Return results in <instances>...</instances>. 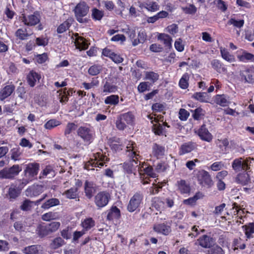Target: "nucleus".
<instances>
[{"label": "nucleus", "instance_id": "1", "mask_svg": "<svg viewBox=\"0 0 254 254\" xmlns=\"http://www.w3.org/2000/svg\"><path fill=\"white\" fill-rule=\"evenodd\" d=\"M23 171L24 176L20 181L21 182L19 187L23 188L25 186L37 179V175L40 170V164L36 162L29 163L25 165Z\"/></svg>", "mask_w": 254, "mask_h": 254}, {"label": "nucleus", "instance_id": "2", "mask_svg": "<svg viewBox=\"0 0 254 254\" xmlns=\"http://www.w3.org/2000/svg\"><path fill=\"white\" fill-rule=\"evenodd\" d=\"M89 7L85 1L78 3L73 10L76 20L80 23H86L88 19L84 18L89 12Z\"/></svg>", "mask_w": 254, "mask_h": 254}, {"label": "nucleus", "instance_id": "3", "mask_svg": "<svg viewBox=\"0 0 254 254\" xmlns=\"http://www.w3.org/2000/svg\"><path fill=\"white\" fill-rule=\"evenodd\" d=\"M77 134L84 142L88 144L91 143L95 137V131L90 125L79 127Z\"/></svg>", "mask_w": 254, "mask_h": 254}, {"label": "nucleus", "instance_id": "4", "mask_svg": "<svg viewBox=\"0 0 254 254\" xmlns=\"http://www.w3.org/2000/svg\"><path fill=\"white\" fill-rule=\"evenodd\" d=\"M198 184L202 187L210 189L214 185V182L209 173L204 170H200L195 174Z\"/></svg>", "mask_w": 254, "mask_h": 254}, {"label": "nucleus", "instance_id": "5", "mask_svg": "<svg viewBox=\"0 0 254 254\" xmlns=\"http://www.w3.org/2000/svg\"><path fill=\"white\" fill-rule=\"evenodd\" d=\"M111 194L107 190L99 191L94 195L93 201L98 209H101L107 206L111 200Z\"/></svg>", "mask_w": 254, "mask_h": 254}, {"label": "nucleus", "instance_id": "6", "mask_svg": "<svg viewBox=\"0 0 254 254\" xmlns=\"http://www.w3.org/2000/svg\"><path fill=\"white\" fill-rule=\"evenodd\" d=\"M144 195L140 191L136 192L130 198L127 205V210L129 212H133L138 209L140 205L143 203Z\"/></svg>", "mask_w": 254, "mask_h": 254}, {"label": "nucleus", "instance_id": "7", "mask_svg": "<svg viewBox=\"0 0 254 254\" xmlns=\"http://www.w3.org/2000/svg\"><path fill=\"white\" fill-rule=\"evenodd\" d=\"M126 155L128 158V161L138 163L141 156L134 142L129 141L126 147Z\"/></svg>", "mask_w": 254, "mask_h": 254}, {"label": "nucleus", "instance_id": "8", "mask_svg": "<svg viewBox=\"0 0 254 254\" xmlns=\"http://www.w3.org/2000/svg\"><path fill=\"white\" fill-rule=\"evenodd\" d=\"M22 171L19 165H13L9 168H4L0 171V179H13Z\"/></svg>", "mask_w": 254, "mask_h": 254}, {"label": "nucleus", "instance_id": "9", "mask_svg": "<svg viewBox=\"0 0 254 254\" xmlns=\"http://www.w3.org/2000/svg\"><path fill=\"white\" fill-rule=\"evenodd\" d=\"M21 17V21L24 23V25L32 26H35L38 24L40 21V14L39 11H35L32 14L26 16L24 14H22Z\"/></svg>", "mask_w": 254, "mask_h": 254}, {"label": "nucleus", "instance_id": "10", "mask_svg": "<svg viewBox=\"0 0 254 254\" xmlns=\"http://www.w3.org/2000/svg\"><path fill=\"white\" fill-rule=\"evenodd\" d=\"M240 75L242 81L253 84L254 83V67H245L240 71Z\"/></svg>", "mask_w": 254, "mask_h": 254}, {"label": "nucleus", "instance_id": "11", "mask_svg": "<svg viewBox=\"0 0 254 254\" xmlns=\"http://www.w3.org/2000/svg\"><path fill=\"white\" fill-rule=\"evenodd\" d=\"M153 230L157 234H162L164 236H168L172 232L171 225H168L167 222L154 224Z\"/></svg>", "mask_w": 254, "mask_h": 254}, {"label": "nucleus", "instance_id": "12", "mask_svg": "<svg viewBox=\"0 0 254 254\" xmlns=\"http://www.w3.org/2000/svg\"><path fill=\"white\" fill-rule=\"evenodd\" d=\"M195 132L202 141L210 142L212 140L213 135L204 124H202Z\"/></svg>", "mask_w": 254, "mask_h": 254}, {"label": "nucleus", "instance_id": "13", "mask_svg": "<svg viewBox=\"0 0 254 254\" xmlns=\"http://www.w3.org/2000/svg\"><path fill=\"white\" fill-rule=\"evenodd\" d=\"M97 190V185L93 181L86 180L84 184V191L85 196L91 199Z\"/></svg>", "mask_w": 254, "mask_h": 254}, {"label": "nucleus", "instance_id": "14", "mask_svg": "<svg viewBox=\"0 0 254 254\" xmlns=\"http://www.w3.org/2000/svg\"><path fill=\"white\" fill-rule=\"evenodd\" d=\"M197 147V144L196 142L193 141H189L183 143L179 151L180 155H183L189 153L196 149Z\"/></svg>", "mask_w": 254, "mask_h": 254}, {"label": "nucleus", "instance_id": "15", "mask_svg": "<svg viewBox=\"0 0 254 254\" xmlns=\"http://www.w3.org/2000/svg\"><path fill=\"white\" fill-rule=\"evenodd\" d=\"M235 182L242 186H247L251 183L250 174L248 172L239 173L235 178Z\"/></svg>", "mask_w": 254, "mask_h": 254}, {"label": "nucleus", "instance_id": "16", "mask_svg": "<svg viewBox=\"0 0 254 254\" xmlns=\"http://www.w3.org/2000/svg\"><path fill=\"white\" fill-rule=\"evenodd\" d=\"M75 37L74 44L77 49L79 51L85 50L88 49L90 43H88L87 40L83 37L79 36L78 33L73 34Z\"/></svg>", "mask_w": 254, "mask_h": 254}, {"label": "nucleus", "instance_id": "17", "mask_svg": "<svg viewBox=\"0 0 254 254\" xmlns=\"http://www.w3.org/2000/svg\"><path fill=\"white\" fill-rule=\"evenodd\" d=\"M41 78V74L34 70H30L26 76L27 82L31 87H34L36 82L39 81Z\"/></svg>", "mask_w": 254, "mask_h": 254}, {"label": "nucleus", "instance_id": "18", "mask_svg": "<svg viewBox=\"0 0 254 254\" xmlns=\"http://www.w3.org/2000/svg\"><path fill=\"white\" fill-rule=\"evenodd\" d=\"M43 191V187L41 185H33L29 187L25 190V194L28 197L37 196Z\"/></svg>", "mask_w": 254, "mask_h": 254}, {"label": "nucleus", "instance_id": "19", "mask_svg": "<svg viewBox=\"0 0 254 254\" xmlns=\"http://www.w3.org/2000/svg\"><path fill=\"white\" fill-rule=\"evenodd\" d=\"M237 58L239 61L243 63L254 62V55L244 50L238 51Z\"/></svg>", "mask_w": 254, "mask_h": 254}, {"label": "nucleus", "instance_id": "20", "mask_svg": "<svg viewBox=\"0 0 254 254\" xmlns=\"http://www.w3.org/2000/svg\"><path fill=\"white\" fill-rule=\"evenodd\" d=\"M177 190L181 194H189L190 192V186L189 183L185 180L181 179L178 181L176 183Z\"/></svg>", "mask_w": 254, "mask_h": 254}, {"label": "nucleus", "instance_id": "21", "mask_svg": "<svg viewBox=\"0 0 254 254\" xmlns=\"http://www.w3.org/2000/svg\"><path fill=\"white\" fill-rule=\"evenodd\" d=\"M200 246L203 248H210L214 243L213 238L206 235H203L197 240Z\"/></svg>", "mask_w": 254, "mask_h": 254}, {"label": "nucleus", "instance_id": "22", "mask_svg": "<svg viewBox=\"0 0 254 254\" xmlns=\"http://www.w3.org/2000/svg\"><path fill=\"white\" fill-rule=\"evenodd\" d=\"M139 167L138 163L136 162H132L131 161H126L123 164V169L124 172L128 175L133 173L135 174L136 168Z\"/></svg>", "mask_w": 254, "mask_h": 254}, {"label": "nucleus", "instance_id": "23", "mask_svg": "<svg viewBox=\"0 0 254 254\" xmlns=\"http://www.w3.org/2000/svg\"><path fill=\"white\" fill-rule=\"evenodd\" d=\"M15 87L13 84L5 86L0 91V100L3 101L9 96L14 91Z\"/></svg>", "mask_w": 254, "mask_h": 254}, {"label": "nucleus", "instance_id": "24", "mask_svg": "<svg viewBox=\"0 0 254 254\" xmlns=\"http://www.w3.org/2000/svg\"><path fill=\"white\" fill-rule=\"evenodd\" d=\"M151 206L157 211L165 210V201L164 197L155 196L151 199Z\"/></svg>", "mask_w": 254, "mask_h": 254}, {"label": "nucleus", "instance_id": "25", "mask_svg": "<svg viewBox=\"0 0 254 254\" xmlns=\"http://www.w3.org/2000/svg\"><path fill=\"white\" fill-rule=\"evenodd\" d=\"M211 65L213 69L219 73H226L227 72L226 65L218 60H212Z\"/></svg>", "mask_w": 254, "mask_h": 254}, {"label": "nucleus", "instance_id": "26", "mask_svg": "<svg viewBox=\"0 0 254 254\" xmlns=\"http://www.w3.org/2000/svg\"><path fill=\"white\" fill-rule=\"evenodd\" d=\"M107 212V220H117L121 217V211L116 206H112Z\"/></svg>", "mask_w": 254, "mask_h": 254}, {"label": "nucleus", "instance_id": "27", "mask_svg": "<svg viewBox=\"0 0 254 254\" xmlns=\"http://www.w3.org/2000/svg\"><path fill=\"white\" fill-rule=\"evenodd\" d=\"M165 148L164 146L154 143L152 147V156L157 159L162 158L165 154Z\"/></svg>", "mask_w": 254, "mask_h": 254}, {"label": "nucleus", "instance_id": "28", "mask_svg": "<svg viewBox=\"0 0 254 254\" xmlns=\"http://www.w3.org/2000/svg\"><path fill=\"white\" fill-rule=\"evenodd\" d=\"M109 144L113 151L119 152L123 149V144L119 138L113 137L109 140Z\"/></svg>", "mask_w": 254, "mask_h": 254}, {"label": "nucleus", "instance_id": "29", "mask_svg": "<svg viewBox=\"0 0 254 254\" xmlns=\"http://www.w3.org/2000/svg\"><path fill=\"white\" fill-rule=\"evenodd\" d=\"M146 165L145 162L140 163L139 162V167L138 169L139 171H141V168H143V171L144 173L147 175L150 178H155L158 177L157 174L156 173L155 171L154 170L153 167L148 165L147 167L144 168V166Z\"/></svg>", "mask_w": 254, "mask_h": 254}, {"label": "nucleus", "instance_id": "30", "mask_svg": "<svg viewBox=\"0 0 254 254\" xmlns=\"http://www.w3.org/2000/svg\"><path fill=\"white\" fill-rule=\"evenodd\" d=\"M118 90L117 86L113 83L106 81L102 88V92L105 95L114 93Z\"/></svg>", "mask_w": 254, "mask_h": 254}, {"label": "nucleus", "instance_id": "31", "mask_svg": "<svg viewBox=\"0 0 254 254\" xmlns=\"http://www.w3.org/2000/svg\"><path fill=\"white\" fill-rule=\"evenodd\" d=\"M121 117V119L123 120L128 125H132L134 123L135 116L131 111L121 114L119 115Z\"/></svg>", "mask_w": 254, "mask_h": 254}, {"label": "nucleus", "instance_id": "32", "mask_svg": "<svg viewBox=\"0 0 254 254\" xmlns=\"http://www.w3.org/2000/svg\"><path fill=\"white\" fill-rule=\"evenodd\" d=\"M72 20L67 19L62 23L59 25L57 28V32L58 34H62L69 29L71 26Z\"/></svg>", "mask_w": 254, "mask_h": 254}, {"label": "nucleus", "instance_id": "33", "mask_svg": "<svg viewBox=\"0 0 254 254\" xmlns=\"http://www.w3.org/2000/svg\"><path fill=\"white\" fill-rule=\"evenodd\" d=\"M60 201L59 199L56 198H52L47 200L41 205V208L46 210L51 207L60 205Z\"/></svg>", "mask_w": 254, "mask_h": 254}, {"label": "nucleus", "instance_id": "34", "mask_svg": "<svg viewBox=\"0 0 254 254\" xmlns=\"http://www.w3.org/2000/svg\"><path fill=\"white\" fill-rule=\"evenodd\" d=\"M192 98L201 103L209 102V96L205 92H195Z\"/></svg>", "mask_w": 254, "mask_h": 254}, {"label": "nucleus", "instance_id": "35", "mask_svg": "<svg viewBox=\"0 0 254 254\" xmlns=\"http://www.w3.org/2000/svg\"><path fill=\"white\" fill-rule=\"evenodd\" d=\"M78 191L77 188L71 187L64 191L63 193V195H65L68 199H76L78 197Z\"/></svg>", "mask_w": 254, "mask_h": 254}, {"label": "nucleus", "instance_id": "36", "mask_svg": "<svg viewBox=\"0 0 254 254\" xmlns=\"http://www.w3.org/2000/svg\"><path fill=\"white\" fill-rule=\"evenodd\" d=\"M158 39L161 41L165 47L169 48L172 47V39L170 35L164 33H161L158 36Z\"/></svg>", "mask_w": 254, "mask_h": 254}, {"label": "nucleus", "instance_id": "37", "mask_svg": "<svg viewBox=\"0 0 254 254\" xmlns=\"http://www.w3.org/2000/svg\"><path fill=\"white\" fill-rule=\"evenodd\" d=\"M202 194L199 191L197 192L193 196L190 197L188 199H184L183 203L184 204L193 206L196 204V201L202 197Z\"/></svg>", "mask_w": 254, "mask_h": 254}, {"label": "nucleus", "instance_id": "38", "mask_svg": "<svg viewBox=\"0 0 254 254\" xmlns=\"http://www.w3.org/2000/svg\"><path fill=\"white\" fill-rule=\"evenodd\" d=\"M36 231L37 234L41 238L50 234L47 225L39 224Z\"/></svg>", "mask_w": 254, "mask_h": 254}, {"label": "nucleus", "instance_id": "39", "mask_svg": "<svg viewBox=\"0 0 254 254\" xmlns=\"http://www.w3.org/2000/svg\"><path fill=\"white\" fill-rule=\"evenodd\" d=\"M103 166V163L95 162L93 159H90L84 165V169L87 170H94V167L101 168Z\"/></svg>", "mask_w": 254, "mask_h": 254}, {"label": "nucleus", "instance_id": "40", "mask_svg": "<svg viewBox=\"0 0 254 254\" xmlns=\"http://www.w3.org/2000/svg\"><path fill=\"white\" fill-rule=\"evenodd\" d=\"M81 225L83 228V230L85 232L95 226V221L91 217L87 218L81 222Z\"/></svg>", "mask_w": 254, "mask_h": 254}, {"label": "nucleus", "instance_id": "41", "mask_svg": "<svg viewBox=\"0 0 254 254\" xmlns=\"http://www.w3.org/2000/svg\"><path fill=\"white\" fill-rule=\"evenodd\" d=\"M214 101L216 104L221 107H226L229 104V102L224 94L216 95L215 96Z\"/></svg>", "mask_w": 254, "mask_h": 254}, {"label": "nucleus", "instance_id": "42", "mask_svg": "<svg viewBox=\"0 0 254 254\" xmlns=\"http://www.w3.org/2000/svg\"><path fill=\"white\" fill-rule=\"evenodd\" d=\"M243 228L244 229L245 235L248 239L254 237L253 234L254 233V223H249L244 225Z\"/></svg>", "mask_w": 254, "mask_h": 254}, {"label": "nucleus", "instance_id": "43", "mask_svg": "<svg viewBox=\"0 0 254 254\" xmlns=\"http://www.w3.org/2000/svg\"><path fill=\"white\" fill-rule=\"evenodd\" d=\"M192 113V117L194 120L198 121L202 118L205 115V111L203 110L200 107L196 108L195 110H190Z\"/></svg>", "mask_w": 254, "mask_h": 254}, {"label": "nucleus", "instance_id": "44", "mask_svg": "<svg viewBox=\"0 0 254 254\" xmlns=\"http://www.w3.org/2000/svg\"><path fill=\"white\" fill-rule=\"evenodd\" d=\"M189 79L190 76L188 73H185L183 74L179 82V85L180 87L183 89H186L188 88L189 85Z\"/></svg>", "mask_w": 254, "mask_h": 254}, {"label": "nucleus", "instance_id": "45", "mask_svg": "<svg viewBox=\"0 0 254 254\" xmlns=\"http://www.w3.org/2000/svg\"><path fill=\"white\" fill-rule=\"evenodd\" d=\"M105 104L116 106L119 103L118 95L113 94L107 96L104 101Z\"/></svg>", "mask_w": 254, "mask_h": 254}, {"label": "nucleus", "instance_id": "46", "mask_svg": "<svg viewBox=\"0 0 254 254\" xmlns=\"http://www.w3.org/2000/svg\"><path fill=\"white\" fill-rule=\"evenodd\" d=\"M15 35L16 37L21 40H26L30 36V34L27 33L26 28L18 29L16 31Z\"/></svg>", "mask_w": 254, "mask_h": 254}, {"label": "nucleus", "instance_id": "47", "mask_svg": "<svg viewBox=\"0 0 254 254\" xmlns=\"http://www.w3.org/2000/svg\"><path fill=\"white\" fill-rule=\"evenodd\" d=\"M220 53L223 59L229 62H234L235 61L234 56L230 54V53L225 48H220Z\"/></svg>", "mask_w": 254, "mask_h": 254}, {"label": "nucleus", "instance_id": "48", "mask_svg": "<svg viewBox=\"0 0 254 254\" xmlns=\"http://www.w3.org/2000/svg\"><path fill=\"white\" fill-rule=\"evenodd\" d=\"M102 70V67L100 64H94L89 67L88 73L91 76H96L100 73Z\"/></svg>", "mask_w": 254, "mask_h": 254}, {"label": "nucleus", "instance_id": "49", "mask_svg": "<svg viewBox=\"0 0 254 254\" xmlns=\"http://www.w3.org/2000/svg\"><path fill=\"white\" fill-rule=\"evenodd\" d=\"M41 246L39 245H32L25 247L23 252L25 254H39V249Z\"/></svg>", "mask_w": 254, "mask_h": 254}, {"label": "nucleus", "instance_id": "50", "mask_svg": "<svg viewBox=\"0 0 254 254\" xmlns=\"http://www.w3.org/2000/svg\"><path fill=\"white\" fill-rule=\"evenodd\" d=\"M145 75V79L150 81L152 83L156 82L159 78V74L154 71H146Z\"/></svg>", "mask_w": 254, "mask_h": 254}, {"label": "nucleus", "instance_id": "51", "mask_svg": "<svg viewBox=\"0 0 254 254\" xmlns=\"http://www.w3.org/2000/svg\"><path fill=\"white\" fill-rule=\"evenodd\" d=\"M65 244V242L61 237L55 238L50 244L51 247L53 249H57Z\"/></svg>", "mask_w": 254, "mask_h": 254}, {"label": "nucleus", "instance_id": "52", "mask_svg": "<svg viewBox=\"0 0 254 254\" xmlns=\"http://www.w3.org/2000/svg\"><path fill=\"white\" fill-rule=\"evenodd\" d=\"M104 15V11L100 10L97 8H93L92 9L91 16L92 19L95 20H101Z\"/></svg>", "mask_w": 254, "mask_h": 254}, {"label": "nucleus", "instance_id": "53", "mask_svg": "<svg viewBox=\"0 0 254 254\" xmlns=\"http://www.w3.org/2000/svg\"><path fill=\"white\" fill-rule=\"evenodd\" d=\"M11 159L14 161L21 159V152L19 147L13 148L10 150Z\"/></svg>", "mask_w": 254, "mask_h": 254}, {"label": "nucleus", "instance_id": "54", "mask_svg": "<svg viewBox=\"0 0 254 254\" xmlns=\"http://www.w3.org/2000/svg\"><path fill=\"white\" fill-rule=\"evenodd\" d=\"M41 218L44 221H50L52 220L58 219L59 217L57 212L49 211L43 214Z\"/></svg>", "mask_w": 254, "mask_h": 254}, {"label": "nucleus", "instance_id": "55", "mask_svg": "<svg viewBox=\"0 0 254 254\" xmlns=\"http://www.w3.org/2000/svg\"><path fill=\"white\" fill-rule=\"evenodd\" d=\"M147 35L144 31H139L138 33L137 39H135L132 42L133 46H136L139 43H144L146 40Z\"/></svg>", "mask_w": 254, "mask_h": 254}, {"label": "nucleus", "instance_id": "56", "mask_svg": "<svg viewBox=\"0 0 254 254\" xmlns=\"http://www.w3.org/2000/svg\"><path fill=\"white\" fill-rule=\"evenodd\" d=\"M61 124V122L57 119H51L44 125V127L47 129H51Z\"/></svg>", "mask_w": 254, "mask_h": 254}, {"label": "nucleus", "instance_id": "57", "mask_svg": "<svg viewBox=\"0 0 254 254\" xmlns=\"http://www.w3.org/2000/svg\"><path fill=\"white\" fill-rule=\"evenodd\" d=\"M244 23V20H237L235 18H231L227 22L228 25H232L234 27L238 28H241L243 27Z\"/></svg>", "mask_w": 254, "mask_h": 254}, {"label": "nucleus", "instance_id": "58", "mask_svg": "<svg viewBox=\"0 0 254 254\" xmlns=\"http://www.w3.org/2000/svg\"><path fill=\"white\" fill-rule=\"evenodd\" d=\"M208 252V254H225L224 251L217 244H213Z\"/></svg>", "mask_w": 254, "mask_h": 254}, {"label": "nucleus", "instance_id": "59", "mask_svg": "<svg viewBox=\"0 0 254 254\" xmlns=\"http://www.w3.org/2000/svg\"><path fill=\"white\" fill-rule=\"evenodd\" d=\"M19 190L16 186L11 185L8 189V194L10 198L15 199L20 194Z\"/></svg>", "mask_w": 254, "mask_h": 254}, {"label": "nucleus", "instance_id": "60", "mask_svg": "<svg viewBox=\"0 0 254 254\" xmlns=\"http://www.w3.org/2000/svg\"><path fill=\"white\" fill-rule=\"evenodd\" d=\"M216 144L222 151H225L229 144V142L228 138H225L222 139H217Z\"/></svg>", "mask_w": 254, "mask_h": 254}, {"label": "nucleus", "instance_id": "61", "mask_svg": "<svg viewBox=\"0 0 254 254\" xmlns=\"http://www.w3.org/2000/svg\"><path fill=\"white\" fill-rule=\"evenodd\" d=\"M169 166L165 162L161 161L157 164L155 168V171L157 173H163L168 169Z\"/></svg>", "mask_w": 254, "mask_h": 254}, {"label": "nucleus", "instance_id": "62", "mask_svg": "<svg viewBox=\"0 0 254 254\" xmlns=\"http://www.w3.org/2000/svg\"><path fill=\"white\" fill-rule=\"evenodd\" d=\"M146 6V9L148 11L155 12L159 9V5L155 1H147Z\"/></svg>", "mask_w": 254, "mask_h": 254}, {"label": "nucleus", "instance_id": "63", "mask_svg": "<svg viewBox=\"0 0 254 254\" xmlns=\"http://www.w3.org/2000/svg\"><path fill=\"white\" fill-rule=\"evenodd\" d=\"M183 11L187 14H194L197 11V8L193 4H189V6L182 7Z\"/></svg>", "mask_w": 254, "mask_h": 254}, {"label": "nucleus", "instance_id": "64", "mask_svg": "<svg viewBox=\"0 0 254 254\" xmlns=\"http://www.w3.org/2000/svg\"><path fill=\"white\" fill-rule=\"evenodd\" d=\"M46 225L50 234H51L55 232L59 229L61 226V223L59 222L54 221Z\"/></svg>", "mask_w": 254, "mask_h": 254}]
</instances>
